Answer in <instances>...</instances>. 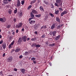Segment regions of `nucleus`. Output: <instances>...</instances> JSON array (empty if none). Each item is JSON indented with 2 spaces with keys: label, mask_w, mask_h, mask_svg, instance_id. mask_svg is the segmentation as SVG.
Listing matches in <instances>:
<instances>
[{
  "label": "nucleus",
  "mask_w": 76,
  "mask_h": 76,
  "mask_svg": "<svg viewBox=\"0 0 76 76\" xmlns=\"http://www.w3.org/2000/svg\"><path fill=\"white\" fill-rule=\"evenodd\" d=\"M61 0H56V3H55V5L56 6L61 7L62 5V3H61Z\"/></svg>",
  "instance_id": "nucleus-1"
},
{
  "label": "nucleus",
  "mask_w": 76,
  "mask_h": 76,
  "mask_svg": "<svg viewBox=\"0 0 76 76\" xmlns=\"http://www.w3.org/2000/svg\"><path fill=\"white\" fill-rule=\"evenodd\" d=\"M23 25V23H18V25H16L15 27L17 28H19L22 27V26Z\"/></svg>",
  "instance_id": "nucleus-2"
},
{
  "label": "nucleus",
  "mask_w": 76,
  "mask_h": 76,
  "mask_svg": "<svg viewBox=\"0 0 76 76\" xmlns=\"http://www.w3.org/2000/svg\"><path fill=\"white\" fill-rule=\"evenodd\" d=\"M0 22H1L2 23L5 22L6 21V18H5V17H3L2 18H0Z\"/></svg>",
  "instance_id": "nucleus-3"
},
{
  "label": "nucleus",
  "mask_w": 76,
  "mask_h": 76,
  "mask_svg": "<svg viewBox=\"0 0 76 76\" xmlns=\"http://www.w3.org/2000/svg\"><path fill=\"white\" fill-rule=\"evenodd\" d=\"M12 60H13V58L12 56H10L7 59V62H11L12 61Z\"/></svg>",
  "instance_id": "nucleus-4"
},
{
  "label": "nucleus",
  "mask_w": 76,
  "mask_h": 76,
  "mask_svg": "<svg viewBox=\"0 0 76 76\" xmlns=\"http://www.w3.org/2000/svg\"><path fill=\"white\" fill-rule=\"evenodd\" d=\"M56 33H57L56 31H54L53 32H51L50 34V35H52L53 34V36H55L56 35Z\"/></svg>",
  "instance_id": "nucleus-5"
},
{
  "label": "nucleus",
  "mask_w": 76,
  "mask_h": 76,
  "mask_svg": "<svg viewBox=\"0 0 76 76\" xmlns=\"http://www.w3.org/2000/svg\"><path fill=\"white\" fill-rule=\"evenodd\" d=\"M68 12H67V11H64L63 12H62V13H61V16L62 17V16H63L64 15H65Z\"/></svg>",
  "instance_id": "nucleus-6"
},
{
  "label": "nucleus",
  "mask_w": 76,
  "mask_h": 76,
  "mask_svg": "<svg viewBox=\"0 0 76 76\" xmlns=\"http://www.w3.org/2000/svg\"><path fill=\"white\" fill-rule=\"evenodd\" d=\"M14 43H15V41H13L11 43V44L9 46V48H12V46L14 44Z\"/></svg>",
  "instance_id": "nucleus-7"
},
{
  "label": "nucleus",
  "mask_w": 76,
  "mask_h": 76,
  "mask_svg": "<svg viewBox=\"0 0 76 76\" xmlns=\"http://www.w3.org/2000/svg\"><path fill=\"white\" fill-rule=\"evenodd\" d=\"M20 6V1H19V0H18L17 6V7H19Z\"/></svg>",
  "instance_id": "nucleus-8"
},
{
  "label": "nucleus",
  "mask_w": 76,
  "mask_h": 76,
  "mask_svg": "<svg viewBox=\"0 0 76 76\" xmlns=\"http://www.w3.org/2000/svg\"><path fill=\"white\" fill-rule=\"evenodd\" d=\"M30 16L33 19H34L35 17V16L34 15L33 12H31Z\"/></svg>",
  "instance_id": "nucleus-9"
},
{
  "label": "nucleus",
  "mask_w": 76,
  "mask_h": 76,
  "mask_svg": "<svg viewBox=\"0 0 76 76\" xmlns=\"http://www.w3.org/2000/svg\"><path fill=\"white\" fill-rule=\"evenodd\" d=\"M35 23V21L34 20H31L29 21V23L31 24H34Z\"/></svg>",
  "instance_id": "nucleus-10"
},
{
  "label": "nucleus",
  "mask_w": 76,
  "mask_h": 76,
  "mask_svg": "<svg viewBox=\"0 0 76 76\" xmlns=\"http://www.w3.org/2000/svg\"><path fill=\"white\" fill-rule=\"evenodd\" d=\"M23 41V39L22 37H20L19 38L18 40V42L20 43H21L22 41Z\"/></svg>",
  "instance_id": "nucleus-11"
},
{
  "label": "nucleus",
  "mask_w": 76,
  "mask_h": 76,
  "mask_svg": "<svg viewBox=\"0 0 76 76\" xmlns=\"http://www.w3.org/2000/svg\"><path fill=\"white\" fill-rule=\"evenodd\" d=\"M32 12H33L34 14H38V12L35 10H32Z\"/></svg>",
  "instance_id": "nucleus-12"
},
{
  "label": "nucleus",
  "mask_w": 76,
  "mask_h": 76,
  "mask_svg": "<svg viewBox=\"0 0 76 76\" xmlns=\"http://www.w3.org/2000/svg\"><path fill=\"white\" fill-rule=\"evenodd\" d=\"M44 3H45L47 5H49L50 4V3L49 1H47V0H44Z\"/></svg>",
  "instance_id": "nucleus-13"
},
{
  "label": "nucleus",
  "mask_w": 76,
  "mask_h": 76,
  "mask_svg": "<svg viewBox=\"0 0 76 76\" xmlns=\"http://www.w3.org/2000/svg\"><path fill=\"white\" fill-rule=\"evenodd\" d=\"M22 39H23L24 42H25L26 41V36H23L22 37Z\"/></svg>",
  "instance_id": "nucleus-14"
},
{
  "label": "nucleus",
  "mask_w": 76,
  "mask_h": 76,
  "mask_svg": "<svg viewBox=\"0 0 76 76\" xmlns=\"http://www.w3.org/2000/svg\"><path fill=\"white\" fill-rule=\"evenodd\" d=\"M56 44V43H52V44H50L49 45V46L50 47L55 46Z\"/></svg>",
  "instance_id": "nucleus-15"
},
{
  "label": "nucleus",
  "mask_w": 76,
  "mask_h": 76,
  "mask_svg": "<svg viewBox=\"0 0 76 76\" xmlns=\"http://www.w3.org/2000/svg\"><path fill=\"white\" fill-rule=\"evenodd\" d=\"M18 15L19 17H22L23 15V14H22V12H20L19 13Z\"/></svg>",
  "instance_id": "nucleus-16"
},
{
  "label": "nucleus",
  "mask_w": 76,
  "mask_h": 76,
  "mask_svg": "<svg viewBox=\"0 0 76 76\" xmlns=\"http://www.w3.org/2000/svg\"><path fill=\"white\" fill-rule=\"evenodd\" d=\"M8 0H4L3 1L4 4H7V3H8V2L7 1Z\"/></svg>",
  "instance_id": "nucleus-17"
},
{
  "label": "nucleus",
  "mask_w": 76,
  "mask_h": 76,
  "mask_svg": "<svg viewBox=\"0 0 76 76\" xmlns=\"http://www.w3.org/2000/svg\"><path fill=\"white\" fill-rule=\"evenodd\" d=\"M12 12V10L11 9H10L8 11V13H9V15H11Z\"/></svg>",
  "instance_id": "nucleus-18"
},
{
  "label": "nucleus",
  "mask_w": 76,
  "mask_h": 76,
  "mask_svg": "<svg viewBox=\"0 0 76 76\" xmlns=\"http://www.w3.org/2000/svg\"><path fill=\"white\" fill-rule=\"evenodd\" d=\"M60 37V35H58V36L56 37L55 39V40H58V39H59V38Z\"/></svg>",
  "instance_id": "nucleus-19"
},
{
  "label": "nucleus",
  "mask_w": 76,
  "mask_h": 76,
  "mask_svg": "<svg viewBox=\"0 0 76 76\" xmlns=\"http://www.w3.org/2000/svg\"><path fill=\"white\" fill-rule=\"evenodd\" d=\"M56 21L58 23H60L61 21L60 19L59 18H57L56 19Z\"/></svg>",
  "instance_id": "nucleus-20"
},
{
  "label": "nucleus",
  "mask_w": 76,
  "mask_h": 76,
  "mask_svg": "<svg viewBox=\"0 0 76 76\" xmlns=\"http://www.w3.org/2000/svg\"><path fill=\"white\" fill-rule=\"evenodd\" d=\"M55 28V25L53 24L52 25L51 27V30H53V29L54 28Z\"/></svg>",
  "instance_id": "nucleus-21"
},
{
  "label": "nucleus",
  "mask_w": 76,
  "mask_h": 76,
  "mask_svg": "<svg viewBox=\"0 0 76 76\" xmlns=\"http://www.w3.org/2000/svg\"><path fill=\"white\" fill-rule=\"evenodd\" d=\"M21 72L22 73H24L25 72V69H20Z\"/></svg>",
  "instance_id": "nucleus-22"
},
{
  "label": "nucleus",
  "mask_w": 76,
  "mask_h": 76,
  "mask_svg": "<svg viewBox=\"0 0 76 76\" xmlns=\"http://www.w3.org/2000/svg\"><path fill=\"white\" fill-rule=\"evenodd\" d=\"M47 28V27L46 26H42V27H41V30H42V29H44L45 28Z\"/></svg>",
  "instance_id": "nucleus-23"
},
{
  "label": "nucleus",
  "mask_w": 76,
  "mask_h": 76,
  "mask_svg": "<svg viewBox=\"0 0 76 76\" xmlns=\"http://www.w3.org/2000/svg\"><path fill=\"white\" fill-rule=\"evenodd\" d=\"M36 1V0H33L32 1H31L30 3L31 4H34L35 2Z\"/></svg>",
  "instance_id": "nucleus-24"
},
{
  "label": "nucleus",
  "mask_w": 76,
  "mask_h": 76,
  "mask_svg": "<svg viewBox=\"0 0 76 76\" xmlns=\"http://www.w3.org/2000/svg\"><path fill=\"white\" fill-rule=\"evenodd\" d=\"M2 47L4 49H5V48L6 47V44L5 43L3 44Z\"/></svg>",
  "instance_id": "nucleus-25"
},
{
  "label": "nucleus",
  "mask_w": 76,
  "mask_h": 76,
  "mask_svg": "<svg viewBox=\"0 0 76 76\" xmlns=\"http://www.w3.org/2000/svg\"><path fill=\"white\" fill-rule=\"evenodd\" d=\"M40 47H41L40 45H39V44H37V45L36 44V48H39Z\"/></svg>",
  "instance_id": "nucleus-26"
},
{
  "label": "nucleus",
  "mask_w": 76,
  "mask_h": 76,
  "mask_svg": "<svg viewBox=\"0 0 76 76\" xmlns=\"http://www.w3.org/2000/svg\"><path fill=\"white\" fill-rule=\"evenodd\" d=\"M20 48H17L15 50V52H19V51H20Z\"/></svg>",
  "instance_id": "nucleus-27"
},
{
  "label": "nucleus",
  "mask_w": 76,
  "mask_h": 76,
  "mask_svg": "<svg viewBox=\"0 0 76 76\" xmlns=\"http://www.w3.org/2000/svg\"><path fill=\"white\" fill-rule=\"evenodd\" d=\"M59 11L58 10L55 11V14L56 15H58L59 13Z\"/></svg>",
  "instance_id": "nucleus-28"
},
{
  "label": "nucleus",
  "mask_w": 76,
  "mask_h": 76,
  "mask_svg": "<svg viewBox=\"0 0 76 76\" xmlns=\"http://www.w3.org/2000/svg\"><path fill=\"white\" fill-rule=\"evenodd\" d=\"M38 25H35L34 26V28L35 30H37V29H38Z\"/></svg>",
  "instance_id": "nucleus-29"
},
{
  "label": "nucleus",
  "mask_w": 76,
  "mask_h": 76,
  "mask_svg": "<svg viewBox=\"0 0 76 76\" xmlns=\"http://www.w3.org/2000/svg\"><path fill=\"white\" fill-rule=\"evenodd\" d=\"M39 9H40V10H41V11H44L43 8V7H42V6L40 7Z\"/></svg>",
  "instance_id": "nucleus-30"
},
{
  "label": "nucleus",
  "mask_w": 76,
  "mask_h": 76,
  "mask_svg": "<svg viewBox=\"0 0 76 76\" xmlns=\"http://www.w3.org/2000/svg\"><path fill=\"white\" fill-rule=\"evenodd\" d=\"M41 14H39V15H35V16L39 18L41 16Z\"/></svg>",
  "instance_id": "nucleus-31"
},
{
  "label": "nucleus",
  "mask_w": 76,
  "mask_h": 76,
  "mask_svg": "<svg viewBox=\"0 0 76 76\" xmlns=\"http://www.w3.org/2000/svg\"><path fill=\"white\" fill-rule=\"evenodd\" d=\"M24 56H27L28 55V52L27 51H26L25 53L23 54Z\"/></svg>",
  "instance_id": "nucleus-32"
},
{
  "label": "nucleus",
  "mask_w": 76,
  "mask_h": 76,
  "mask_svg": "<svg viewBox=\"0 0 76 76\" xmlns=\"http://www.w3.org/2000/svg\"><path fill=\"white\" fill-rule=\"evenodd\" d=\"M24 0H23L21 1V4L22 5H23V4H24V3H25V1H24Z\"/></svg>",
  "instance_id": "nucleus-33"
},
{
  "label": "nucleus",
  "mask_w": 76,
  "mask_h": 76,
  "mask_svg": "<svg viewBox=\"0 0 76 76\" xmlns=\"http://www.w3.org/2000/svg\"><path fill=\"white\" fill-rule=\"evenodd\" d=\"M62 26V25H61V26H60V25H58V26L57 27V29H59V28H60V27H61V26Z\"/></svg>",
  "instance_id": "nucleus-34"
},
{
  "label": "nucleus",
  "mask_w": 76,
  "mask_h": 76,
  "mask_svg": "<svg viewBox=\"0 0 76 76\" xmlns=\"http://www.w3.org/2000/svg\"><path fill=\"white\" fill-rule=\"evenodd\" d=\"M49 14H50V15L52 17H53L54 16V15L51 13H50Z\"/></svg>",
  "instance_id": "nucleus-35"
},
{
  "label": "nucleus",
  "mask_w": 76,
  "mask_h": 76,
  "mask_svg": "<svg viewBox=\"0 0 76 76\" xmlns=\"http://www.w3.org/2000/svg\"><path fill=\"white\" fill-rule=\"evenodd\" d=\"M32 46L33 47H36V44H35V43H34V44H33L32 45Z\"/></svg>",
  "instance_id": "nucleus-36"
},
{
  "label": "nucleus",
  "mask_w": 76,
  "mask_h": 76,
  "mask_svg": "<svg viewBox=\"0 0 76 76\" xmlns=\"http://www.w3.org/2000/svg\"><path fill=\"white\" fill-rule=\"evenodd\" d=\"M48 18V16H46L45 18H44L45 21H46V20H47V19Z\"/></svg>",
  "instance_id": "nucleus-37"
},
{
  "label": "nucleus",
  "mask_w": 76,
  "mask_h": 76,
  "mask_svg": "<svg viewBox=\"0 0 76 76\" xmlns=\"http://www.w3.org/2000/svg\"><path fill=\"white\" fill-rule=\"evenodd\" d=\"M42 38H45V34H43L42 36L41 37Z\"/></svg>",
  "instance_id": "nucleus-38"
},
{
  "label": "nucleus",
  "mask_w": 76,
  "mask_h": 76,
  "mask_svg": "<svg viewBox=\"0 0 76 76\" xmlns=\"http://www.w3.org/2000/svg\"><path fill=\"white\" fill-rule=\"evenodd\" d=\"M17 9L15 10L14 11V12L15 14H16V13H17Z\"/></svg>",
  "instance_id": "nucleus-39"
},
{
  "label": "nucleus",
  "mask_w": 76,
  "mask_h": 76,
  "mask_svg": "<svg viewBox=\"0 0 76 76\" xmlns=\"http://www.w3.org/2000/svg\"><path fill=\"white\" fill-rule=\"evenodd\" d=\"M35 60H36V58H34V57H32L31 58V60L32 61H35Z\"/></svg>",
  "instance_id": "nucleus-40"
},
{
  "label": "nucleus",
  "mask_w": 76,
  "mask_h": 76,
  "mask_svg": "<svg viewBox=\"0 0 76 76\" xmlns=\"http://www.w3.org/2000/svg\"><path fill=\"white\" fill-rule=\"evenodd\" d=\"M51 8H53L54 7V6H53V4H52L51 6H50Z\"/></svg>",
  "instance_id": "nucleus-41"
},
{
  "label": "nucleus",
  "mask_w": 76,
  "mask_h": 76,
  "mask_svg": "<svg viewBox=\"0 0 76 76\" xmlns=\"http://www.w3.org/2000/svg\"><path fill=\"white\" fill-rule=\"evenodd\" d=\"M31 40L32 41H35V40H36V38H33L31 39Z\"/></svg>",
  "instance_id": "nucleus-42"
},
{
  "label": "nucleus",
  "mask_w": 76,
  "mask_h": 76,
  "mask_svg": "<svg viewBox=\"0 0 76 76\" xmlns=\"http://www.w3.org/2000/svg\"><path fill=\"white\" fill-rule=\"evenodd\" d=\"M59 9L60 11H63V9H62V8L61 7L59 8Z\"/></svg>",
  "instance_id": "nucleus-43"
},
{
  "label": "nucleus",
  "mask_w": 76,
  "mask_h": 76,
  "mask_svg": "<svg viewBox=\"0 0 76 76\" xmlns=\"http://www.w3.org/2000/svg\"><path fill=\"white\" fill-rule=\"evenodd\" d=\"M16 18H14V22H16Z\"/></svg>",
  "instance_id": "nucleus-44"
},
{
  "label": "nucleus",
  "mask_w": 76,
  "mask_h": 76,
  "mask_svg": "<svg viewBox=\"0 0 76 76\" xmlns=\"http://www.w3.org/2000/svg\"><path fill=\"white\" fill-rule=\"evenodd\" d=\"M23 58V56L22 55H20L19 57V58Z\"/></svg>",
  "instance_id": "nucleus-45"
},
{
  "label": "nucleus",
  "mask_w": 76,
  "mask_h": 76,
  "mask_svg": "<svg viewBox=\"0 0 76 76\" xmlns=\"http://www.w3.org/2000/svg\"><path fill=\"white\" fill-rule=\"evenodd\" d=\"M3 40H1V41H0V44H1L3 43Z\"/></svg>",
  "instance_id": "nucleus-46"
},
{
  "label": "nucleus",
  "mask_w": 76,
  "mask_h": 76,
  "mask_svg": "<svg viewBox=\"0 0 76 76\" xmlns=\"http://www.w3.org/2000/svg\"><path fill=\"white\" fill-rule=\"evenodd\" d=\"M11 26L10 25H8L7 26V28H10V27Z\"/></svg>",
  "instance_id": "nucleus-47"
},
{
  "label": "nucleus",
  "mask_w": 76,
  "mask_h": 76,
  "mask_svg": "<svg viewBox=\"0 0 76 76\" xmlns=\"http://www.w3.org/2000/svg\"><path fill=\"white\" fill-rule=\"evenodd\" d=\"M49 64L50 66H52V63H51V62H50V63H49Z\"/></svg>",
  "instance_id": "nucleus-48"
},
{
  "label": "nucleus",
  "mask_w": 76,
  "mask_h": 76,
  "mask_svg": "<svg viewBox=\"0 0 76 76\" xmlns=\"http://www.w3.org/2000/svg\"><path fill=\"white\" fill-rule=\"evenodd\" d=\"M32 19H33L32 17L30 18H29V21H30V20H31Z\"/></svg>",
  "instance_id": "nucleus-49"
},
{
  "label": "nucleus",
  "mask_w": 76,
  "mask_h": 76,
  "mask_svg": "<svg viewBox=\"0 0 76 76\" xmlns=\"http://www.w3.org/2000/svg\"><path fill=\"white\" fill-rule=\"evenodd\" d=\"M40 2H41V0H37V2H38V3H40Z\"/></svg>",
  "instance_id": "nucleus-50"
},
{
  "label": "nucleus",
  "mask_w": 76,
  "mask_h": 76,
  "mask_svg": "<svg viewBox=\"0 0 76 76\" xmlns=\"http://www.w3.org/2000/svg\"><path fill=\"white\" fill-rule=\"evenodd\" d=\"M5 53H4L3 55H2L3 57H4V56H5Z\"/></svg>",
  "instance_id": "nucleus-51"
},
{
  "label": "nucleus",
  "mask_w": 76,
  "mask_h": 76,
  "mask_svg": "<svg viewBox=\"0 0 76 76\" xmlns=\"http://www.w3.org/2000/svg\"><path fill=\"white\" fill-rule=\"evenodd\" d=\"M14 71H17V70L16 68H14Z\"/></svg>",
  "instance_id": "nucleus-52"
},
{
  "label": "nucleus",
  "mask_w": 76,
  "mask_h": 76,
  "mask_svg": "<svg viewBox=\"0 0 76 76\" xmlns=\"http://www.w3.org/2000/svg\"><path fill=\"white\" fill-rule=\"evenodd\" d=\"M33 63H34V64H36L37 62L36 61H33Z\"/></svg>",
  "instance_id": "nucleus-53"
},
{
  "label": "nucleus",
  "mask_w": 76,
  "mask_h": 76,
  "mask_svg": "<svg viewBox=\"0 0 76 76\" xmlns=\"http://www.w3.org/2000/svg\"><path fill=\"white\" fill-rule=\"evenodd\" d=\"M32 7V6L31 5H30V6H29V8H31V7Z\"/></svg>",
  "instance_id": "nucleus-54"
},
{
  "label": "nucleus",
  "mask_w": 76,
  "mask_h": 76,
  "mask_svg": "<svg viewBox=\"0 0 76 76\" xmlns=\"http://www.w3.org/2000/svg\"><path fill=\"white\" fill-rule=\"evenodd\" d=\"M18 32H19V30H17L16 31V33H18Z\"/></svg>",
  "instance_id": "nucleus-55"
},
{
  "label": "nucleus",
  "mask_w": 76,
  "mask_h": 76,
  "mask_svg": "<svg viewBox=\"0 0 76 76\" xmlns=\"http://www.w3.org/2000/svg\"><path fill=\"white\" fill-rule=\"evenodd\" d=\"M21 31L23 32V31H24V28H22L21 30Z\"/></svg>",
  "instance_id": "nucleus-56"
},
{
  "label": "nucleus",
  "mask_w": 76,
  "mask_h": 76,
  "mask_svg": "<svg viewBox=\"0 0 76 76\" xmlns=\"http://www.w3.org/2000/svg\"><path fill=\"white\" fill-rule=\"evenodd\" d=\"M34 34H37V31H35V32H34Z\"/></svg>",
  "instance_id": "nucleus-57"
},
{
  "label": "nucleus",
  "mask_w": 76,
  "mask_h": 76,
  "mask_svg": "<svg viewBox=\"0 0 76 76\" xmlns=\"http://www.w3.org/2000/svg\"><path fill=\"white\" fill-rule=\"evenodd\" d=\"M46 44L47 45H48L49 44V43L48 42H46Z\"/></svg>",
  "instance_id": "nucleus-58"
},
{
  "label": "nucleus",
  "mask_w": 76,
  "mask_h": 76,
  "mask_svg": "<svg viewBox=\"0 0 76 76\" xmlns=\"http://www.w3.org/2000/svg\"><path fill=\"white\" fill-rule=\"evenodd\" d=\"M12 0H8L7 1H9V2H10Z\"/></svg>",
  "instance_id": "nucleus-59"
},
{
  "label": "nucleus",
  "mask_w": 76,
  "mask_h": 76,
  "mask_svg": "<svg viewBox=\"0 0 76 76\" xmlns=\"http://www.w3.org/2000/svg\"><path fill=\"white\" fill-rule=\"evenodd\" d=\"M12 39V37H10V39Z\"/></svg>",
  "instance_id": "nucleus-60"
},
{
  "label": "nucleus",
  "mask_w": 76,
  "mask_h": 76,
  "mask_svg": "<svg viewBox=\"0 0 76 76\" xmlns=\"http://www.w3.org/2000/svg\"><path fill=\"white\" fill-rule=\"evenodd\" d=\"M2 37V36H1V35H0V39Z\"/></svg>",
  "instance_id": "nucleus-61"
},
{
  "label": "nucleus",
  "mask_w": 76,
  "mask_h": 76,
  "mask_svg": "<svg viewBox=\"0 0 76 76\" xmlns=\"http://www.w3.org/2000/svg\"><path fill=\"white\" fill-rule=\"evenodd\" d=\"M12 35H15V32H13Z\"/></svg>",
  "instance_id": "nucleus-62"
},
{
  "label": "nucleus",
  "mask_w": 76,
  "mask_h": 76,
  "mask_svg": "<svg viewBox=\"0 0 76 76\" xmlns=\"http://www.w3.org/2000/svg\"><path fill=\"white\" fill-rule=\"evenodd\" d=\"M2 72H0V75H2Z\"/></svg>",
  "instance_id": "nucleus-63"
},
{
  "label": "nucleus",
  "mask_w": 76,
  "mask_h": 76,
  "mask_svg": "<svg viewBox=\"0 0 76 76\" xmlns=\"http://www.w3.org/2000/svg\"><path fill=\"white\" fill-rule=\"evenodd\" d=\"M27 41H28L29 40V38H28V39H27Z\"/></svg>",
  "instance_id": "nucleus-64"
}]
</instances>
